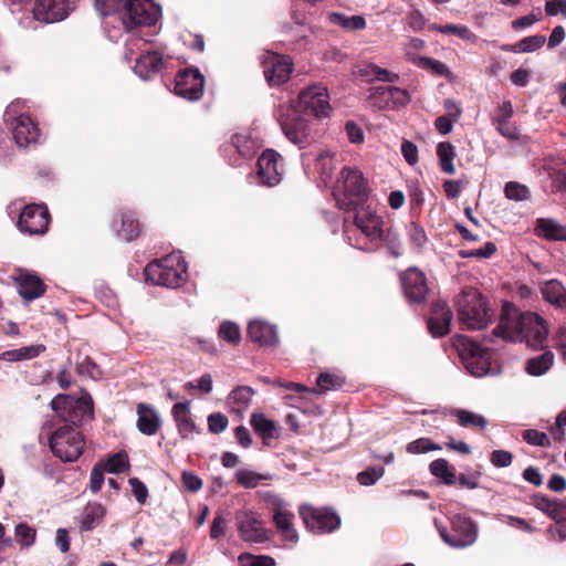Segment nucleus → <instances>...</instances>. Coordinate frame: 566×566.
<instances>
[{
    "instance_id": "1",
    "label": "nucleus",
    "mask_w": 566,
    "mask_h": 566,
    "mask_svg": "<svg viewBox=\"0 0 566 566\" xmlns=\"http://www.w3.org/2000/svg\"><path fill=\"white\" fill-rule=\"evenodd\" d=\"M458 317L468 329H482L488 326L491 321V310L482 296L475 289L462 291L455 300Z\"/></svg>"
},
{
    "instance_id": "2",
    "label": "nucleus",
    "mask_w": 566,
    "mask_h": 566,
    "mask_svg": "<svg viewBox=\"0 0 566 566\" xmlns=\"http://www.w3.org/2000/svg\"><path fill=\"white\" fill-rule=\"evenodd\" d=\"M186 263L179 254L150 262L145 269L146 281L155 285L178 287L186 280Z\"/></svg>"
},
{
    "instance_id": "3",
    "label": "nucleus",
    "mask_w": 566,
    "mask_h": 566,
    "mask_svg": "<svg viewBox=\"0 0 566 566\" xmlns=\"http://www.w3.org/2000/svg\"><path fill=\"white\" fill-rule=\"evenodd\" d=\"M334 196L340 207L363 202L368 197V186L361 174L356 168L344 167L336 181Z\"/></svg>"
},
{
    "instance_id": "4",
    "label": "nucleus",
    "mask_w": 566,
    "mask_h": 566,
    "mask_svg": "<svg viewBox=\"0 0 566 566\" xmlns=\"http://www.w3.org/2000/svg\"><path fill=\"white\" fill-rule=\"evenodd\" d=\"M51 407L64 422L72 426L82 424L93 415V401L88 394L78 399L69 395H57L51 401Z\"/></svg>"
},
{
    "instance_id": "5",
    "label": "nucleus",
    "mask_w": 566,
    "mask_h": 566,
    "mask_svg": "<svg viewBox=\"0 0 566 566\" xmlns=\"http://www.w3.org/2000/svg\"><path fill=\"white\" fill-rule=\"evenodd\" d=\"M453 345L471 375L481 377L489 373L491 356L485 348L462 335L454 338Z\"/></svg>"
},
{
    "instance_id": "6",
    "label": "nucleus",
    "mask_w": 566,
    "mask_h": 566,
    "mask_svg": "<svg viewBox=\"0 0 566 566\" xmlns=\"http://www.w3.org/2000/svg\"><path fill=\"white\" fill-rule=\"evenodd\" d=\"M53 454L65 462L78 459L84 449V439L76 429L64 426L55 430L50 438Z\"/></svg>"
},
{
    "instance_id": "7",
    "label": "nucleus",
    "mask_w": 566,
    "mask_h": 566,
    "mask_svg": "<svg viewBox=\"0 0 566 566\" xmlns=\"http://www.w3.org/2000/svg\"><path fill=\"white\" fill-rule=\"evenodd\" d=\"M159 17V8L150 0H128L122 12V22L127 31L135 27L154 25Z\"/></svg>"
},
{
    "instance_id": "8",
    "label": "nucleus",
    "mask_w": 566,
    "mask_h": 566,
    "mask_svg": "<svg viewBox=\"0 0 566 566\" xmlns=\"http://www.w3.org/2000/svg\"><path fill=\"white\" fill-rule=\"evenodd\" d=\"M439 534L444 543L454 548H464L475 543L478 526L472 520L455 515L451 520V533L446 527L439 528Z\"/></svg>"
},
{
    "instance_id": "9",
    "label": "nucleus",
    "mask_w": 566,
    "mask_h": 566,
    "mask_svg": "<svg viewBox=\"0 0 566 566\" xmlns=\"http://www.w3.org/2000/svg\"><path fill=\"white\" fill-rule=\"evenodd\" d=\"M298 108L317 118L328 117L332 107L327 88L315 84L301 91L298 95Z\"/></svg>"
},
{
    "instance_id": "10",
    "label": "nucleus",
    "mask_w": 566,
    "mask_h": 566,
    "mask_svg": "<svg viewBox=\"0 0 566 566\" xmlns=\"http://www.w3.org/2000/svg\"><path fill=\"white\" fill-rule=\"evenodd\" d=\"M524 314L512 304L505 303L502 308L499 325L493 334L511 342H523L524 337Z\"/></svg>"
},
{
    "instance_id": "11",
    "label": "nucleus",
    "mask_w": 566,
    "mask_h": 566,
    "mask_svg": "<svg viewBox=\"0 0 566 566\" xmlns=\"http://www.w3.org/2000/svg\"><path fill=\"white\" fill-rule=\"evenodd\" d=\"M235 526L242 541L251 544L264 543L269 532L260 516L249 510L235 513Z\"/></svg>"
},
{
    "instance_id": "12",
    "label": "nucleus",
    "mask_w": 566,
    "mask_h": 566,
    "mask_svg": "<svg viewBox=\"0 0 566 566\" xmlns=\"http://www.w3.org/2000/svg\"><path fill=\"white\" fill-rule=\"evenodd\" d=\"M300 514L306 527L313 533H331L340 525V517L327 509L303 505Z\"/></svg>"
},
{
    "instance_id": "13",
    "label": "nucleus",
    "mask_w": 566,
    "mask_h": 566,
    "mask_svg": "<svg viewBox=\"0 0 566 566\" xmlns=\"http://www.w3.org/2000/svg\"><path fill=\"white\" fill-rule=\"evenodd\" d=\"M50 222L49 211L43 205H29L22 210L18 227L21 232L33 234H44Z\"/></svg>"
},
{
    "instance_id": "14",
    "label": "nucleus",
    "mask_w": 566,
    "mask_h": 566,
    "mask_svg": "<svg viewBox=\"0 0 566 566\" xmlns=\"http://www.w3.org/2000/svg\"><path fill=\"white\" fill-rule=\"evenodd\" d=\"M205 78L198 70L178 72L175 81V93L188 101H198L203 95Z\"/></svg>"
},
{
    "instance_id": "15",
    "label": "nucleus",
    "mask_w": 566,
    "mask_h": 566,
    "mask_svg": "<svg viewBox=\"0 0 566 566\" xmlns=\"http://www.w3.org/2000/svg\"><path fill=\"white\" fill-rule=\"evenodd\" d=\"M354 222L370 242L382 240L384 220L369 206L356 211Z\"/></svg>"
},
{
    "instance_id": "16",
    "label": "nucleus",
    "mask_w": 566,
    "mask_h": 566,
    "mask_svg": "<svg viewBox=\"0 0 566 566\" xmlns=\"http://www.w3.org/2000/svg\"><path fill=\"white\" fill-rule=\"evenodd\" d=\"M401 284L406 298L410 303H421L429 292L424 274L416 268H410L401 274Z\"/></svg>"
},
{
    "instance_id": "17",
    "label": "nucleus",
    "mask_w": 566,
    "mask_h": 566,
    "mask_svg": "<svg viewBox=\"0 0 566 566\" xmlns=\"http://www.w3.org/2000/svg\"><path fill=\"white\" fill-rule=\"evenodd\" d=\"M69 10V0H36L33 17L40 22L53 23L65 19Z\"/></svg>"
},
{
    "instance_id": "18",
    "label": "nucleus",
    "mask_w": 566,
    "mask_h": 566,
    "mask_svg": "<svg viewBox=\"0 0 566 566\" xmlns=\"http://www.w3.org/2000/svg\"><path fill=\"white\" fill-rule=\"evenodd\" d=\"M524 337L523 342L527 346L536 349L542 348L546 342L548 329L545 325V321L535 313L524 314Z\"/></svg>"
},
{
    "instance_id": "19",
    "label": "nucleus",
    "mask_w": 566,
    "mask_h": 566,
    "mask_svg": "<svg viewBox=\"0 0 566 566\" xmlns=\"http://www.w3.org/2000/svg\"><path fill=\"white\" fill-rule=\"evenodd\" d=\"M12 279L18 285L20 296L28 302L41 297L45 292L43 281L29 271L17 270Z\"/></svg>"
},
{
    "instance_id": "20",
    "label": "nucleus",
    "mask_w": 566,
    "mask_h": 566,
    "mask_svg": "<svg viewBox=\"0 0 566 566\" xmlns=\"http://www.w3.org/2000/svg\"><path fill=\"white\" fill-rule=\"evenodd\" d=\"M452 312L444 302H436L431 307L428 328L434 337H442L450 332Z\"/></svg>"
},
{
    "instance_id": "21",
    "label": "nucleus",
    "mask_w": 566,
    "mask_h": 566,
    "mask_svg": "<svg viewBox=\"0 0 566 566\" xmlns=\"http://www.w3.org/2000/svg\"><path fill=\"white\" fill-rule=\"evenodd\" d=\"M258 175L261 182L268 187L280 184L281 175L277 171L276 154L273 150H265L258 159Z\"/></svg>"
},
{
    "instance_id": "22",
    "label": "nucleus",
    "mask_w": 566,
    "mask_h": 566,
    "mask_svg": "<svg viewBox=\"0 0 566 566\" xmlns=\"http://www.w3.org/2000/svg\"><path fill=\"white\" fill-rule=\"evenodd\" d=\"M12 130L13 138L20 147H27L28 145L35 143L40 135L38 126L28 115H20L14 119Z\"/></svg>"
},
{
    "instance_id": "23",
    "label": "nucleus",
    "mask_w": 566,
    "mask_h": 566,
    "mask_svg": "<svg viewBox=\"0 0 566 566\" xmlns=\"http://www.w3.org/2000/svg\"><path fill=\"white\" fill-rule=\"evenodd\" d=\"M137 428L146 436H154L161 426V419L156 409L148 403L140 402L137 405Z\"/></svg>"
},
{
    "instance_id": "24",
    "label": "nucleus",
    "mask_w": 566,
    "mask_h": 566,
    "mask_svg": "<svg viewBox=\"0 0 566 566\" xmlns=\"http://www.w3.org/2000/svg\"><path fill=\"white\" fill-rule=\"evenodd\" d=\"M248 336L261 345H276L279 333L275 326L263 321H251L248 325Z\"/></svg>"
},
{
    "instance_id": "25",
    "label": "nucleus",
    "mask_w": 566,
    "mask_h": 566,
    "mask_svg": "<svg viewBox=\"0 0 566 566\" xmlns=\"http://www.w3.org/2000/svg\"><path fill=\"white\" fill-rule=\"evenodd\" d=\"M172 416L181 437L184 439L192 438L197 432V427L190 413L189 402L175 403L172 407Z\"/></svg>"
},
{
    "instance_id": "26",
    "label": "nucleus",
    "mask_w": 566,
    "mask_h": 566,
    "mask_svg": "<svg viewBox=\"0 0 566 566\" xmlns=\"http://www.w3.org/2000/svg\"><path fill=\"white\" fill-rule=\"evenodd\" d=\"M263 73L270 86L283 84V57L274 52H266L263 59Z\"/></svg>"
},
{
    "instance_id": "27",
    "label": "nucleus",
    "mask_w": 566,
    "mask_h": 566,
    "mask_svg": "<svg viewBox=\"0 0 566 566\" xmlns=\"http://www.w3.org/2000/svg\"><path fill=\"white\" fill-rule=\"evenodd\" d=\"M163 65V56L158 52H147L136 59L135 73L143 80H148L158 73Z\"/></svg>"
},
{
    "instance_id": "28",
    "label": "nucleus",
    "mask_w": 566,
    "mask_h": 566,
    "mask_svg": "<svg viewBox=\"0 0 566 566\" xmlns=\"http://www.w3.org/2000/svg\"><path fill=\"white\" fill-rule=\"evenodd\" d=\"M532 504L552 520H557L566 511V500L551 499L539 493L532 496Z\"/></svg>"
},
{
    "instance_id": "29",
    "label": "nucleus",
    "mask_w": 566,
    "mask_h": 566,
    "mask_svg": "<svg viewBox=\"0 0 566 566\" xmlns=\"http://www.w3.org/2000/svg\"><path fill=\"white\" fill-rule=\"evenodd\" d=\"M233 146L243 157H250L262 147V140L253 130L238 133L232 138Z\"/></svg>"
},
{
    "instance_id": "30",
    "label": "nucleus",
    "mask_w": 566,
    "mask_h": 566,
    "mask_svg": "<svg viewBox=\"0 0 566 566\" xmlns=\"http://www.w3.org/2000/svg\"><path fill=\"white\" fill-rule=\"evenodd\" d=\"M535 232L547 240L566 241V228L555 219H537Z\"/></svg>"
},
{
    "instance_id": "31",
    "label": "nucleus",
    "mask_w": 566,
    "mask_h": 566,
    "mask_svg": "<svg viewBox=\"0 0 566 566\" xmlns=\"http://www.w3.org/2000/svg\"><path fill=\"white\" fill-rule=\"evenodd\" d=\"M285 137L300 149L308 144L310 128L307 122L297 118L290 124H285Z\"/></svg>"
},
{
    "instance_id": "32",
    "label": "nucleus",
    "mask_w": 566,
    "mask_h": 566,
    "mask_svg": "<svg viewBox=\"0 0 566 566\" xmlns=\"http://www.w3.org/2000/svg\"><path fill=\"white\" fill-rule=\"evenodd\" d=\"M254 394L250 386H238L230 391L227 402L233 412L242 413L250 406Z\"/></svg>"
},
{
    "instance_id": "33",
    "label": "nucleus",
    "mask_w": 566,
    "mask_h": 566,
    "mask_svg": "<svg viewBox=\"0 0 566 566\" xmlns=\"http://www.w3.org/2000/svg\"><path fill=\"white\" fill-rule=\"evenodd\" d=\"M543 297L557 307H566V289L557 280H549L542 284Z\"/></svg>"
},
{
    "instance_id": "34",
    "label": "nucleus",
    "mask_w": 566,
    "mask_h": 566,
    "mask_svg": "<svg viewBox=\"0 0 566 566\" xmlns=\"http://www.w3.org/2000/svg\"><path fill=\"white\" fill-rule=\"evenodd\" d=\"M357 74L368 82L380 81L394 83L399 77L398 74L392 73L386 69H382L374 63L360 65L357 70Z\"/></svg>"
},
{
    "instance_id": "35",
    "label": "nucleus",
    "mask_w": 566,
    "mask_h": 566,
    "mask_svg": "<svg viewBox=\"0 0 566 566\" xmlns=\"http://www.w3.org/2000/svg\"><path fill=\"white\" fill-rule=\"evenodd\" d=\"M382 95L389 101L390 108L403 106L410 101L408 92L397 86L373 87V97Z\"/></svg>"
},
{
    "instance_id": "36",
    "label": "nucleus",
    "mask_w": 566,
    "mask_h": 566,
    "mask_svg": "<svg viewBox=\"0 0 566 566\" xmlns=\"http://www.w3.org/2000/svg\"><path fill=\"white\" fill-rule=\"evenodd\" d=\"M250 423L263 440L273 439L276 436L277 431L274 422L262 412H253Z\"/></svg>"
},
{
    "instance_id": "37",
    "label": "nucleus",
    "mask_w": 566,
    "mask_h": 566,
    "mask_svg": "<svg viewBox=\"0 0 566 566\" xmlns=\"http://www.w3.org/2000/svg\"><path fill=\"white\" fill-rule=\"evenodd\" d=\"M437 156L439 159L440 168L444 174L454 175L455 166L453 164L455 158V149L451 143L442 142L437 146Z\"/></svg>"
},
{
    "instance_id": "38",
    "label": "nucleus",
    "mask_w": 566,
    "mask_h": 566,
    "mask_svg": "<svg viewBox=\"0 0 566 566\" xmlns=\"http://www.w3.org/2000/svg\"><path fill=\"white\" fill-rule=\"evenodd\" d=\"M331 23L342 27L347 31L363 30L366 28V21L363 15L347 17L340 12H332L328 14Z\"/></svg>"
},
{
    "instance_id": "39",
    "label": "nucleus",
    "mask_w": 566,
    "mask_h": 566,
    "mask_svg": "<svg viewBox=\"0 0 566 566\" xmlns=\"http://www.w3.org/2000/svg\"><path fill=\"white\" fill-rule=\"evenodd\" d=\"M316 167L324 184H327L336 169L335 153L324 150L316 158Z\"/></svg>"
},
{
    "instance_id": "40",
    "label": "nucleus",
    "mask_w": 566,
    "mask_h": 566,
    "mask_svg": "<svg viewBox=\"0 0 566 566\" xmlns=\"http://www.w3.org/2000/svg\"><path fill=\"white\" fill-rule=\"evenodd\" d=\"M430 473L436 478H439L447 485H453L457 476L454 471L450 468L446 459H436L429 465Z\"/></svg>"
},
{
    "instance_id": "41",
    "label": "nucleus",
    "mask_w": 566,
    "mask_h": 566,
    "mask_svg": "<svg viewBox=\"0 0 566 566\" xmlns=\"http://www.w3.org/2000/svg\"><path fill=\"white\" fill-rule=\"evenodd\" d=\"M554 361L552 352H545L542 355L534 357L527 361L526 370L530 375L541 376L545 374Z\"/></svg>"
},
{
    "instance_id": "42",
    "label": "nucleus",
    "mask_w": 566,
    "mask_h": 566,
    "mask_svg": "<svg viewBox=\"0 0 566 566\" xmlns=\"http://www.w3.org/2000/svg\"><path fill=\"white\" fill-rule=\"evenodd\" d=\"M413 62L418 66L429 70L436 75L443 76L448 80L452 78V73L449 70V67L439 60H434V59L428 57V56H419V57L415 59Z\"/></svg>"
},
{
    "instance_id": "43",
    "label": "nucleus",
    "mask_w": 566,
    "mask_h": 566,
    "mask_svg": "<svg viewBox=\"0 0 566 566\" xmlns=\"http://www.w3.org/2000/svg\"><path fill=\"white\" fill-rule=\"evenodd\" d=\"M545 42L546 38L544 35L536 34L522 39L511 48L512 52L515 53L533 52L541 49Z\"/></svg>"
},
{
    "instance_id": "44",
    "label": "nucleus",
    "mask_w": 566,
    "mask_h": 566,
    "mask_svg": "<svg viewBox=\"0 0 566 566\" xmlns=\"http://www.w3.org/2000/svg\"><path fill=\"white\" fill-rule=\"evenodd\" d=\"M455 417L459 424L462 427H478L484 429L488 426V420L483 416L469 410H457Z\"/></svg>"
},
{
    "instance_id": "45",
    "label": "nucleus",
    "mask_w": 566,
    "mask_h": 566,
    "mask_svg": "<svg viewBox=\"0 0 566 566\" xmlns=\"http://www.w3.org/2000/svg\"><path fill=\"white\" fill-rule=\"evenodd\" d=\"M431 30L438 31L443 34H453L462 40L470 41L473 39V34L470 29L462 24H432Z\"/></svg>"
},
{
    "instance_id": "46",
    "label": "nucleus",
    "mask_w": 566,
    "mask_h": 566,
    "mask_svg": "<svg viewBox=\"0 0 566 566\" xmlns=\"http://www.w3.org/2000/svg\"><path fill=\"white\" fill-rule=\"evenodd\" d=\"M105 514L104 507L98 504H90L85 510V516L82 521V528L85 531L92 530L96 523H98Z\"/></svg>"
},
{
    "instance_id": "47",
    "label": "nucleus",
    "mask_w": 566,
    "mask_h": 566,
    "mask_svg": "<svg viewBox=\"0 0 566 566\" xmlns=\"http://www.w3.org/2000/svg\"><path fill=\"white\" fill-rule=\"evenodd\" d=\"M442 448L440 444L431 441L429 438H419L409 442L406 446V451L410 454H421L431 451H440Z\"/></svg>"
},
{
    "instance_id": "48",
    "label": "nucleus",
    "mask_w": 566,
    "mask_h": 566,
    "mask_svg": "<svg viewBox=\"0 0 566 566\" xmlns=\"http://www.w3.org/2000/svg\"><path fill=\"white\" fill-rule=\"evenodd\" d=\"M104 464V469L109 473H122L129 468L128 455L125 452H117L111 455Z\"/></svg>"
},
{
    "instance_id": "49",
    "label": "nucleus",
    "mask_w": 566,
    "mask_h": 566,
    "mask_svg": "<svg viewBox=\"0 0 566 566\" xmlns=\"http://www.w3.org/2000/svg\"><path fill=\"white\" fill-rule=\"evenodd\" d=\"M259 494L265 503L271 504L272 506L275 507L273 514L274 522L277 528H283V511L281 507L280 496L270 491H260Z\"/></svg>"
},
{
    "instance_id": "50",
    "label": "nucleus",
    "mask_w": 566,
    "mask_h": 566,
    "mask_svg": "<svg viewBox=\"0 0 566 566\" xmlns=\"http://www.w3.org/2000/svg\"><path fill=\"white\" fill-rule=\"evenodd\" d=\"M523 440L535 447L549 448L552 442L549 437L542 431L535 429H526L522 432Z\"/></svg>"
},
{
    "instance_id": "51",
    "label": "nucleus",
    "mask_w": 566,
    "mask_h": 566,
    "mask_svg": "<svg viewBox=\"0 0 566 566\" xmlns=\"http://www.w3.org/2000/svg\"><path fill=\"white\" fill-rule=\"evenodd\" d=\"M235 479L243 488L253 489L260 484L264 476L248 469H240L235 473Z\"/></svg>"
},
{
    "instance_id": "52",
    "label": "nucleus",
    "mask_w": 566,
    "mask_h": 566,
    "mask_svg": "<svg viewBox=\"0 0 566 566\" xmlns=\"http://www.w3.org/2000/svg\"><path fill=\"white\" fill-rule=\"evenodd\" d=\"M36 531L28 524L20 523L15 526V537L22 547H30L34 544Z\"/></svg>"
},
{
    "instance_id": "53",
    "label": "nucleus",
    "mask_w": 566,
    "mask_h": 566,
    "mask_svg": "<svg viewBox=\"0 0 566 566\" xmlns=\"http://www.w3.org/2000/svg\"><path fill=\"white\" fill-rule=\"evenodd\" d=\"M139 223L133 218V216L127 214L123 217L122 228L119 229V235L122 238L126 241H130L139 234Z\"/></svg>"
},
{
    "instance_id": "54",
    "label": "nucleus",
    "mask_w": 566,
    "mask_h": 566,
    "mask_svg": "<svg viewBox=\"0 0 566 566\" xmlns=\"http://www.w3.org/2000/svg\"><path fill=\"white\" fill-rule=\"evenodd\" d=\"M505 197L510 200L522 201L526 200L530 196V190L526 186L515 181H509L504 187Z\"/></svg>"
},
{
    "instance_id": "55",
    "label": "nucleus",
    "mask_w": 566,
    "mask_h": 566,
    "mask_svg": "<svg viewBox=\"0 0 566 566\" xmlns=\"http://www.w3.org/2000/svg\"><path fill=\"white\" fill-rule=\"evenodd\" d=\"M219 336L231 344H238L241 339L240 328L232 322H223L219 327Z\"/></svg>"
},
{
    "instance_id": "56",
    "label": "nucleus",
    "mask_w": 566,
    "mask_h": 566,
    "mask_svg": "<svg viewBox=\"0 0 566 566\" xmlns=\"http://www.w3.org/2000/svg\"><path fill=\"white\" fill-rule=\"evenodd\" d=\"M240 566H274L275 562L269 556H255L250 553H242L238 557Z\"/></svg>"
},
{
    "instance_id": "57",
    "label": "nucleus",
    "mask_w": 566,
    "mask_h": 566,
    "mask_svg": "<svg viewBox=\"0 0 566 566\" xmlns=\"http://www.w3.org/2000/svg\"><path fill=\"white\" fill-rule=\"evenodd\" d=\"M496 252V245L489 241L484 244L483 248L474 249V250H461L459 251V255L463 259L476 258V259H488L492 256Z\"/></svg>"
},
{
    "instance_id": "58",
    "label": "nucleus",
    "mask_w": 566,
    "mask_h": 566,
    "mask_svg": "<svg viewBox=\"0 0 566 566\" xmlns=\"http://www.w3.org/2000/svg\"><path fill=\"white\" fill-rule=\"evenodd\" d=\"M385 473L382 467H371L361 471L357 475V481L365 486L375 484Z\"/></svg>"
},
{
    "instance_id": "59",
    "label": "nucleus",
    "mask_w": 566,
    "mask_h": 566,
    "mask_svg": "<svg viewBox=\"0 0 566 566\" xmlns=\"http://www.w3.org/2000/svg\"><path fill=\"white\" fill-rule=\"evenodd\" d=\"M77 371L92 379H99L102 376L101 369L90 357H84L81 361H77Z\"/></svg>"
},
{
    "instance_id": "60",
    "label": "nucleus",
    "mask_w": 566,
    "mask_h": 566,
    "mask_svg": "<svg viewBox=\"0 0 566 566\" xmlns=\"http://www.w3.org/2000/svg\"><path fill=\"white\" fill-rule=\"evenodd\" d=\"M104 464L96 463L92 471H91V478H90V489L92 492L96 493L101 490L103 482H104Z\"/></svg>"
},
{
    "instance_id": "61",
    "label": "nucleus",
    "mask_w": 566,
    "mask_h": 566,
    "mask_svg": "<svg viewBox=\"0 0 566 566\" xmlns=\"http://www.w3.org/2000/svg\"><path fill=\"white\" fill-rule=\"evenodd\" d=\"M228 418L221 412L211 413L208 417V427L212 433H220L228 427Z\"/></svg>"
},
{
    "instance_id": "62",
    "label": "nucleus",
    "mask_w": 566,
    "mask_h": 566,
    "mask_svg": "<svg viewBox=\"0 0 566 566\" xmlns=\"http://www.w3.org/2000/svg\"><path fill=\"white\" fill-rule=\"evenodd\" d=\"M95 10L101 15H109L120 8V0H94Z\"/></svg>"
},
{
    "instance_id": "63",
    "label": "nucleus",
    "mask_w": 566,
    "mask_h": 566,
    "mask_svg": "<svg viewBox=\"0 0 566 566\" xmlns=\"http://www.w3.org/2000/svg\"><path fill=\"white\" fill-rule=\"evenodd\" d=\"M490 461L496 468H506L512 464L513 454L506 450H494L490 455Z\"/></svg>"
},
{
    "instance_id": "64",
    "label": "nucleus",
    "mask_w": 566,
    "mask_h": 566,
    "mask_svg": "<svg viewBox=\"0 0 566 566\" xmlns=\"http://www.w3.org/2000/svg\"><path fill=\"white\" fill-rule=\"evenodd\" d=\"M555 521V525L547 530V535L552 541L563 542L566 539V520L558 517Z\"/></svg>"
}]
</instances>
